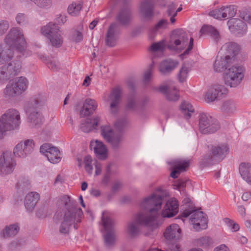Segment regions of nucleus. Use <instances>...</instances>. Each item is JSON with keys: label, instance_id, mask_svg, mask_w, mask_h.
<instances>
[{"label": "nucleus", "instance_id": "f257e3e1", "mask_svg": "<svg viewBox=\"0 0 251 251\" xmlns=\"http://www.w3.org/2000/svg\"><path fill=\"white\" fill-rule=\"evenodd\" d=\"M160 189L156 192L145 198L140 203L141 211L136 215L135 222L145 227H152L159 215L161 208L164 193Z\"/></svg>", "mask_w": 251, "mask_h": 251}, {"label": "nucleus", "instance_id": "f03ea898", "mask_svg": "<svg viewBox=\"0 0 251 251\" xmlns=\"http://www.w3.org/2000/svg\"><path fill=\"white\" fill-rule=\"evenodd\" d=\"M61 216L63 221L59 227V232L62 234H68L70 227L73 225L74 228L77 229L78 224L81 223L83 218V213L81 208L77 207V202L67 195L62 196L61 199Z\"/></svg>", "mask_w": 251, "mask_h": 251}, {"label": "nucleus", "instance_id": "7ed1b4c3", "mask_svg": "<svg viewBox=\"0 0 251 251\" xmlns=\"http://www.w3.org/2000/svg\"><path fill=\"white\" fill-rule=\"evenodd\" d=\"M45 98L38 94L26 102L25 109L27 113H29L27 121L31 127L37 128L43 123L44 118L38 109L45 103Z\"/></svg>", "mask_w": 251, "mask_h": 251}, {"label": "nucleus", "instance_id": "20e7f679", "mask_svg": "<svg viewBox=\"0 0 251 251\" xmlns=\"http://www.w3.org/2000/svg\"><path fill=\"white\" fill-rule=\"evenodd\" d=\"M21 123L19 111L15 108L6 110L0 117V139L6 133L17 130Z\"/></svg>", "mask_w": 251, "mask_h": 251}, {"label": "nucleus", "instance_id": "39448f33", "mask_svg": "<svg viewBox=\"0 0 251 251\" xmlns=\"http://www.w3.org/2000/svg\"><path fill=\"white\" fill-rule=\"evenodd\" d=\"M5 43L9 47L15 49L24 55L23 51L26 47L23 30L19 27H12L4 39Z\"/></svg>", "mask_w": 251, "mask_h": 251}, {"label": "nucleus", "instance_id": "423d86ee", "mask_svg": "<svg viewBox=\"0 0 251 251\" xmlns=\"http://www.w3.org/2000/svg\"><path fill=\"white\" fill-rule=\"evenodd\" d=\"M228 148L226 144L213 146L210 152L205 154L201 159L200 167L204 168L221 161L226 156Z\"/></svg>", "mask_w": 251, "mask_h": 251}, {"label": "nucleus", "instance_id": "0eeeda50", "mask_svg": "<svg viewBox=\"0 0 251 251\" xmlns=\"http://www.w3.org/2000/svg\"><path fill=\"white\" fill-rule=\"evenodd\" d=\"M41 32L50 41L49 44L54 48H60L63 44V37L58 24L51 22L41 28Z\"/></svg>", "mask_w": 251, "mask_h": 251}, {"label": "nucleus", "instance_id": "6e6552de", "mask_svg": "<svg viewBox=\"0 0 251 251\" xmlns=\"http://www.w3.org/2000/svg\"><path fill=\"white\" fill-rule=\"evenodd\" d=\"M188 42V37L185 32L181 29H177L173 31L166 47L171 51L180 52L186 48Z\"/></svg>", "mask_w": 251, "mask_h": 251}, {"label": "nucleus", "instance_id": "1a4fd4ad", "mask_svg": "<svg viewBox=\"0 0 251 251\" xmlns=\"http://www.w3.org/2000/svg\"><path fill=\"white\" fill-rule=\"evenodd\" d=\"M199 130L202 134H211L220 128L218 120L210 114L201 113L199 115Z\"/></svg>", "mask_w": 251, "mask_h": 251}, {"label": "nucleus", "instance_id": "9d476101", "mask_svg": "<svg viewBox=\"0 0 251 251\" xmlns=\"http://www.w3.org/2000/svg\"><path fill=\"white\" fill-rule=\"evenodd\" d=\"M244 76L242 67L239 66H233L225 73V84L230 87H236L241 83Z\"/></svg>", "mask_w": 251, "mask_h": 251}, {"label": "nucleus", "instance_id": "9b49d317", "mask_svg": "<svg viewBox=\"0 0 251 251\" xmlns=\"http://www.w3.org/2000/svg\"><path fill=\"white\" fill-rule=\"evenodd\" d=\"M21 63L19 60H13L0 67V82L4 83L20 72Z\"/></svg>", "mask_w": 251, "mask_h": 251}, {"label": "nucleus", "instance_id": "f8f14e48", "mask_svg": "<svg viewBox=\"0 0 251 251\" xmlns=\"http://www.w3.org/2000/svg\"><path fill=\"white\" fill-rule=\"evenodd\" d=\"M101 221L102 226L107 232L104 236V243L107 247H110L114 244L115 241L114 222L104 212L102 213Z\"/></svg>", "mask_w": 251, "mask_h": 251}, {"label": "nucleus", "instance_id": "ddd939ff", "mask_svg": "<svg viewBox=\"0 0 251 251\" xmlns=\"http://www.w3.org/2000/svg\"><path fill=\"white\" fill-rule=\"evenodd\" d=\"M101 134L114 151H117L121 148L123 141L122 135L114 134L109 126H101Z\"/></svg>", "mask_w": 251, "mask_h": 251}, {"label": "nucleus", "instance_id": "4468645a", "mask_svg": "<svg viewBox=\"0 0 251 251\" xmlns=\"http://www.w3.org/2000/svg\"><path fill=\"white\" fill-rule=\"evenodd\" d=\"M15 161L11 152L6 151L0 156V173L1 175L11 174L14 169Z\"/></svg>", "mask_w": 251, "mask_h": 251}, {"label": "nucleus", "instance_id": "2eb2a0df", "mask_svg": "<svg viewBox=\"0 0 251 251\" xmlns=\"http://www.w3.org/2000/svg\"><path fill=\"white\" fill-rule=\"evenodd\" d=\"M161 93L164 94L169 101H176L179 99L178 91L172 80H166L163 85L156 89Z\"/></svg>", "mask_w": 251, "mask_h": 251}, {"label": "nucleus", "instance_id": "dca6fc26", "mask_svg": "<svg viewBox=\"0 0 251 251\" xmlns=\"http://www.w3.org/2000/svg\"><path fill=\"white\" fill-rule=\"evenodd\" d=\"M34 147L33 140L27 139L18 144L13 150V153L16 157L25 158L31 154Z\"/></svg>", "mask_w": 251, "mask_h": 251}, {"label": "nucleus", "instance_id": "f3484780", "mask_svg": "<svg viewBox=\"0 0 251 251\" xmlns=\"http://www.w3.org/2000/svg\"><path fill=\"white\" fill-rule=\"evenodd\" d=\"M227 89L223 85L214 84L211 86L205 95V100L207 102L218 100L226 94Z\"/></svg>", "mask_w": 251, "mask_h": 251}, {"label": "nucleus", "instance_id": "a211bd4d", "mask_svg": "<svg viewBox=\"0 0 251 251\" xmlns=\"http://www.w3.org/2000/svg\"><path fill=\"white\" fill-rule=\"evenodd\" d=\"M40 152L47 157L50 163L53 164L58 163L62 158L59 150L49 144H44L42 145L40 147Z\"/></svg>", "mask_w": 251, "mask_h": 251}, {"label": "nucleus", "instance_id": "6ab92c4d", "mask_svg": "<svg viewBox=\"0 0 251 251\" xmlns=\"http://www.w3.org/2000/svg\"><path fill=\"white\" fill-rule=\"evenodd\" d=\"M236 8L234 5L223 6L209 12V15L218 20L233 17L236 13Z\"/></svg>", "mask_w": 251, "mask_h": 251}, {"label": "nucleus", "instance_id": "aec40b11", "mask_svg": "<svg viewBox=\"0 0 251 251\" xmlns=\"http://www.w3.org/2000/svg\"><path fill=\"white\" fill-rule=\"evenodd\" d=\"M121 32L119 25L117 23H113L108 27L105 38V43L109 47H114L119 38Z\"/></svg>", "mask_w": 251, "mask_h": 251}, {"label": "nucleus", "instance_id": "412c9836", "mask_svg": "<svg viewBox=\"0 0 251 251\" xmlns=\"http://www.w3.org/2000/svg\"><path fill=\"white\" fill-rule=\"evenodd\" d=\"M154 3L152 0L142 1L139 6V13L144 21H150L154 17Z\"/></svg>", "mask_w": 251, "mask_h": 251}, {"label": "nucleus", "instance_id": "4be33fe9", "mask_svg": "<svg viewBox=\"0 0 251 251\" xmlns=\"http://www.w3.org/2000/svg\"><path fill=\"white\" fill-rule=\"evenodd\" d=\"M190 220L194 228L197 231L205 229L207 226V219L206 215L202 211H193Z\"/></svg>", "mask_w": 251, "mask_h": 251}, {"label": "nucleus", "instance_id": "5701e85b", "mask_svg": "<svg viewBox=\"0 0 251 251\" xmlns=\"http://www.w3.org/2000/svg\"><path fill=\"white\" fill-rule=\"evenodd\" d=\"M172 166L173 171L171 173V176L173 178H177L181 172L186 171V169L189 166V161L182 159H174L169 163Z\"/></svg>", "mask_w": 251, "mask_h": 251}, {"label": "nucleus", "instance_id": "b1692460", "mask_svg": "<svg viewBox=\"0 0 251 251\" xmlns=\"http://www.w3.org/2000/svg\"><path fill=\"white\" fill-rule=\"evenodd\" d=\"M178 212V201L176 199L171 198L165 204L161 215L164 218H170L175 216Z\"/></svg>", "mask_w": 251, "mask_h": 251}, {"label": "nucleus", "instance_id": "393cba45", "mask_svg": "<svg viewBox=\"0 0 251 251\" xmlns=\"http://www.w3.org/2000/svg\"><path fill=\"white\" fill-rule=\"evenodd\" d=\"M121 95V89L119 87H116L112 90L109 96V100L111 101L110 111L112 114H116L118 111Z\"/></svg>", "mask_w": 251, "mask_h": 251}, {"label": "nucleus", "instance_id": "a878e982", "mask_svg": "<svg viewBox=\"0 0 251 251\" xmlns=\"http://www.w3.org/2000/svg\"><path fill=\"white\" fill-rule=\"evenodd\" d=\"M227 25L230 31L235 34H243L247 29L245 22L238 18H230Z\"/></svg>", "mask_w": 251, "mask_h": 251}, {"label": "nucleus", "instance_id": "bb28decb", "mask_svg": "<svg viewBox=\"0 0 251 251\" xmlns=\"http://www.w3.org/2000/svg\"><path fill=\"white\" fill-rule=\"evenodd\" d=\"M165 238L169 241H176L181 238V229L176 224L168 226L164 232Z\"/></svg>", "mask_w": 251, "mask_h": 251}, {"label": "nucleus", "instance_id": "cd10ccee", "mask_svg": "<svg viewBox=\"0 0 251 251\" xmlns=\"http://www.w3.org/2000/svg\"><path fill=\"white\" fill-rule=\"evenodd\" d=\"M116 19L121 25H128L133 19L132 12L129 8H123L117 14Z\"/></svg>", "mask_w": 251, "mask_h": 251}, {"label": "nucleus", "instance_id": "c85d7f7f", "mask_svg": "<svg viewBox=\"0 0 251 251\" xmlns=\"http://www.w3.org/2000/svg\"><path fill=\"white\" fill-rule=\"evenodd\" d=\"M98 107V103L95 100L87 99L80 111L81 117L87 116L93 114Z\"/></svg>", "mask_w": 251, "mask_h": 251}, {"label": "nucleus", "instance_id": "c756f323", "mask_svg": "<svg viewBox=\"0 0 251 251\" xmlns=\"http://www.w3.org/2000/svg\"><path fill=\"white\" fill-rule=\"evenodd\" d=\"M221 50L225 51L226 58H230L233 61L235 56L239 53L240 50L239 46L234 42H228L226 43L221 48Z\"/></svg>", "mask_w": 251, "mask_h": 251}, {"label": "nucleus", "instance_id": "7c9ffc66", "mask_svg": "<svg viewBox=\"0 0 251 251\" xmlns=\"http://www.w3.org/2000/svg\"><path fill=\"white\" fill-rule=\"evenodd\" d=\"M233 61L230 58H226V56L218 55L214 63V70L216 72H222L226 69Z\"/></svg>", "mask_w": 251, "mask_h": 251}, {"label": "nucleus", "instance_id": "2f4dec72", "mask_svg": "<svg viewBox=\"0 0 251 251\" xmlns=\"http://www.w3.org/2000/svg\"><path fill=\"white\" fill-rule=\"evenodd\" d=\"M178 65L176 60L168 59L161 62L159 65L160 72L163 75H167L171 73Z\"/></svg>", "mask_w": 251, "mask_h": 251}, {"label": "nucleus", "instance_id": "473e14b6", "mask_svg": "<svg viewBox=\"0 0 251 251\" xmlns=\"http://www.w3.org/2000/svg\"><path fill=\"white\" fill-rule=\"evenodd\" d=\"M100 121V118L96 116L94 118H87L84 123L81 124L80 129L86 133H88L93 129H96Z\"/></svg>", "mask_w": 251, "mask_h": 251}, {"label": "nucleus", "instance_id": "72a5a7b5", "mask_svg": "<svg viewBox=\"0 0 251 251\" xmlns=\"http://www.w3.org/2000/svg\"><path fill=\"white\" fill-rule=\"evenodd\" d=\"M239 171L242 179L251 185V164L241 163L239 166Z\"/></svg>", "mask_w": 251, "mask_h": 251}, {"label": "nucleus", "instance_id": "f704fd0d", "mask_svg": "<svg viewBox=\"0 0 251 251\" xmlns=\"http://www.w3.org/2000/svg\"><path fill=\"white\" fill-rule=\"evenodd\" d=\"M40 199L39 194L32 192L27 194L25 199V206L29 211H32Z\"/></svg>", "mask_w": 251, "mask_h": 251}, {"label": "nucleus", "instance_id": "c9c22d12", "mask_svg": "<svg viewBox=\"0 0 251 251\" xmlns=\"http://www.w3.org/2000/svg\"><path fill=\"white\" fill-rule=\"evenodd\" d=\"M94 146V151L96 155L101 159H105L107 155V149L102 142L96 140L94 144H90V148Z\"/></svg>", "mask_w": 251, "mask_h": 251}, {"label": "nucleus", "instance_id": "e433bc0d", "mask_svg": "<svg viewBox=\"0 0 251 251\" xmlns=\"http://www.w3.org/2000/svg\"><path fill=\"white\" fill-rule=\"evenodd\" d=\"M19 227L17 224H12L6 226L0 233V237L3 238L13 237L19 231Z\"/></svg>", "mask_w": 251, "mask_h": 251}, {"label": "nucleus", "instance_id": "4c0bfd02", "mask_svg": "<svg viewBox=\"0 0 251 251\" xmlns=\"http://www.w3.org/2000/svg\"><path fill=\"white\" fill-rule=\"evenodd\" d=\"M14 85L16 87L20 95L23 94L27 88L28 81L26 78L24 76L16 77L11 80Z\"/></svg>", "mask_w": 251, "mask_h": 251}, {"label": "nucleus", "instance_id": "58836bf2", "mask_svg": "<svg viewBox=\"0 0 251 251\" xmlns=\"http://www.w3.org/2000/svg\"><path fill=\"white\" fill-rule=\"evenodd\" d=\"M13 57V51L7 46H0V64H3L11 60Z\"/></svg>", "mask_w": 251, "mask_h": 251}, {"label": "nucleus", "instance_id": "ea45409f", "mask_svg": "<svg viewBox=\"0 0 251 251\" xmlns=\"http://www.w3.org/2000/svg\"><path fill=\"white\" fill-rule=\"evenodd\" d=\"M200 32L201 35L205 34L210 35L216 42H218L220 39L219 32L212 25H203Z\"/></svg>", "mask_w": 251, "mask_h": 251}, {"label": "nucleus", "instance_id": "a19ab883", "mask_svg": "<svg viewBox=\"0 0 251 251\" xmlns=\"http://www.w3.org/2000/svg\"><path fill=\"white\" fill-rule=\"evenodd\" d=\"M16 89L17 88L14 85L12 81L11 80L10 81L3 91L5 97L14 98L20 96V93Z\"/></svg>", "mask_w": 251, "mask_h": 251}, {"label": "nucleus", "instance_id": "79ce46f5", "mask_svg": "<svg viewBox=\"0 0 251 251\" xmlns=\"http://www.w3.org/2000/svg\"><path fill=\"white\" fill-rule=\"evenodd\" d=\"M16 189L21 192L29 189L30 187V184L28 178L25 176H21L18 179L16 185Z\"/></svg>", "mask_w": 251, "mask_h": 251}, {"label": "nucleus", "instance_id": "37998d69", "mask_svg": "<svg viewBox=\"0 0 251 251\" xmlns=\"http://www.w3.org/2000/svg\"><path fill=\"white\" fill-rule=\"evenodd\" d=\"M180 109L182 113L184 114L185 118L187 119H189L191 116L192 113L194 112L193 106L187 101H184L181 103Z\"/></svg>", "mask_w": 251, "mask_h": 251}, {"label": "nucleus", "instance_id": "c03bdc74", "mask_svg": "<svg viewBox=\"0 0 251 251\" xmlns=\"http://www.w3.org/2000/svg\"><path fill=\"white\" fill-rule=\"evenodd\" d=\"M138 104L137 103L135 95L133 94L128 96L127 100V103L126 105V108L127 110L135 111L137 109Z\"/></svg>", "mask_w": 251, "mask_h": 251}, {"label": "nucleus", "instance_id": "a18cd8bd", "mask_svg": "<svg viewBox=\"0 0 251 251\" xmlns=\"http://www.w3.org/2000/svg\"><path fill=\"white\" fill-rule=\"evenodd\" d=\"M235 103L232 100H228L224 102L222 106V110L225 113H232L236 111Z\"/></svg>", "mask_w": 251, "mask_h": 251}, {"label": "nucleus", "instance_id": "49530a36", "mask_svg": "<svg viewBox=\"0 0 251 251\" xmlns=\"http://www.w3.org/2000/svg\"><path fill=\"white\" fill-rule=\"evenodd\" d=\"M189 68L188 63L185 62L182 64L178 75V78L180 82L185 81L187 77L189 71Z\"/></svg>", "mask_w": 251, "mask_h": 251}, {"label": "nucleus", "instance_id": "de8ad7c7", "mask_svg": "<svg viewBox=\"0 0 251 251\" xmlns=\"http://www.w3.org/2000/svg\"><path fill=\"white\" fill-rule=\"evenodd\" d=\"M34 3L38 7L47 9L52 5V0H29Z\"/></svg>", "mask_w": 251, "mask_h": 251}, {"label": "nucleus", "instance_id": "09e8293b", "mask_svg": "<svg viewBox=\"0 0 251 251\" xmlns=\"http://www.w3.org/2000/svg\"><path fill=\"white\" fill-rule=\"evenodd\" d=\"M82 9V5L80 3H73L68 8V13L73 16H75L78 14Z\"/></svg>", "mask_w": 251, "mask_h": 251}, {"label": "nucleus", "instance_id": "8fccbe9b", "mask_svg": "<svg viewBox=\"0 0 251 251\" xmlns=\"http://www.w3.org/2000/svg\"><path fill=\"white\" fill-rule=\"evenodd\" d=\"M127 232L132 237H135L139 234V229L134 222H130L127 225Z\"/></svg>", "mask_w": 251, "mask_h": 251}, {"label": "nucleus", "instance_id": "3c124183", "mask_svg": "<svg viewBox=\"0 0 251 251\" xmlns=\"http://www.w3.org/2000/svg\"><path fill=\"white\" fill-rule=\"evenodd\" d=\"M240 17L245 22L251 24V8H245L240 11Z\"/></svg>", "mask_w": 251, "mask_h": 251}, {"label": "nucleus", "instance_id": "603ef678", "mask_svg": "<svg viewBox=\"0 0 251 251\" xmlns=\"http://www.w3.org/2000/svg\"><path fill=\"white\" fill-rule=\"evenodd\" d=\"M197 246L207 248L212 244V239L208 236H203L198 239L196 241Z\"/></svg>", "mask_w": 251, "mask_h": 251}, {"label": "nucleus", "instance_id": "864d4df0", "mask_svg": "<svg viewBox=\"0 0 251 251\" xmlns=\"http://www.w3.org/2000/svg\"><path fill=\"white\" fill-rule=\"evenodd\" d=\"M223 221L231 231L236 232L239 230V225L234 222L232 220L228 218H225L223 219Z\"/></svg>", "mask_w": 251, "mask_h": 251}, {"label": "nucleus", "instance_id": "5fc2aeb1", "mask_svg": "<svg viewBox=\"0 0 251 251\" xmlns=\"http://www.w3.org/2000/svg\"><path fill=\"white\" fill-rule=\"evenodd\" d=\"M166 46L165 41L161 40L158 42L153 43L151 46V50L154 52L157 51L163 52Z\"/></svg>", "mask_w": 251, "mask_h": 251}, {"label": "nucleus", "instance_id": "6e6d98bb", "mask_svg": "<svg viewBox=\"0 0 251 251\" xmlns=\"http://www.w3.org/2000/svg\"><path fill=\"white\" fill-rule=\"evenodd\" d=\"M128 123V120L126 118L117 120L115 124V127L120 132L122 131Z\"/></svg>", "mask_w": 251, "mask_h": 251}, {"label": "nucleus", "instance_id": "4d7b16f0", "mask_svg": "<svg viewBox=\"0 0 251 251\" xmlns=\"http://www.w3.org/2000/svg\"><path fill=\"white\" fill-rule=\"evenodd\" d=\"M176 9V5L172 3L169 4L167 6V13L168 16H170V21L172 24H174L176 22V19L174 16V13H175V10Z\"/></svg>", "mask_w": 251, "mask_h": 251}, {"label": "nucleus", "instance_id": "13d9d810", "mask_svg": "<svg viewBox=\"0 0 251 251\" xmlns=\"http://www.w3.org/2000/svg\"><path fill=\"white\" fill-rule=\"evenodd\" d=\"M92 158L91 156L87 155L84 157V163L85 164V168L88 174H91L93 171V166L92 165Z\"/></svg>", "mask_w": 251, "mask_h": 251}, {"label": "nucleus", "instance_id": "bf43d9fd", "mask_svg": "<svg viewBox=\"0 0 251 251\" xmlns=\"http://www.w3.org/2000/svg\"><path fill=\"white\" fill-rule=\"evenodd\" d=\"M9 27V22L6 20L0 21V36L3 35Z\"/></svg>", "mask_w": 251, "mask_h": 251}, {"label": "nucleus", "instance_id": "052dcab7", "mask_svg": "<svg viewBox=\"0 0 251 251\" xmlns=\"http://www.w3.org/2000/svg\"><path fill=\"white\" fill-rule=\"evenodd\" d=\"M15 19L17 24L20 25H23L27 23L26 16L23 13H18L16 15Z\"/></svg>", "mask_w": 251, "mask_h": 251}, {"label": "nucleus", "instance_id": "680f3d73", "mask_svg": "<svg viewBox=\"0 0 251 251\" xmlns=\"http://www.w3.org/2000/svg\"><path fill=\"white\" fill-rule=\"evenodd\" d=\"M153 63L151 64L150 65V68L148 69V70L145 73L144 75L143 80L144 82L146 83H148L151 79L152 75L151 69L153 67Z\"/></svg>", "mask_w": 251, "mask_h": 251}, {"label": "nucleus", "instance_id": "e2e57ef3", "mask_svg": "<svg viewBox=\"0 0 251 251\" xmlns=\"http://www.w3.org/2000/svg\"><path fill=\"white\" fill-rule=\"evenodd\" d=\"M47 65L49 69L53 71L57 70L59 67L58 62L54 59L49 60L47 62Z\"/></svg>", "mask_w": 251, "mask_h": 251}, {"label": "nucleus", "instance_id": "0e129e2a", "mask_svg": "<svg viewBox=\"0 0 251 251\" xmlns=\"http://www.w3.org/2000/svg\"><path fill=\"white\" fill-rule=\"evenodd\" d=\"M168 24L167 20L161 19L155 25V29L157 30L159 28L165 27Z\"/></svg>", "mask_w": 251, "mask_h": 251}, {"label": "nucleus", "instance_id": "69168bd1", "mask_svg": "<svg viewBox=\"0 0 251 251\" xmlns=\"http://www.w3.org/2000/svg\"><path fill=\"white\" fill-rule=\"evenodd\" d=\"M193 39L191 37L190 39L189 44L188 48L184 51V52L180 55V56L182 57L183 56L189 54V51L193 49Z\"/></svg>", "mask_w": 251, "mask_h": 251}, {"label": "nucleus", "instance_id": "338daca9", "mask_svg": "<svg viewBox=\"0 0 251 251\" xmlns=\"http://www.w3.org/2000/svg\"><path fill=\"white\" fill-rule=\"evenodd\" d=\"M20 247V244L17 241H13L10 243L9 248L11 251L18 249Z\"/></svg>", "mask_w": 251, "mask_h": 251}, {"label": "nucleus", "instance_id": "774afa93", "mask_svg": "<svg viewBox=\"0 0 251 251\" xmlns=\"http://www.w3.org/2000/svg\"><path fill=\"white\" fill-rule=\"evenodd\" d=\"M165 251H181L180 246L178 244L172 245Z\"/></svg>", "mask_w": 251, "mask_h": 251}]
</instances>
